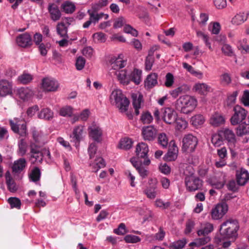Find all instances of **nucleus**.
<instances>
[{"label":"nucleus","instance_id":"09e8293b","mask_svg":"<svg viewBox=\"0 0 249 249\" xmlns=\"http://www.w3.org/2000/svg\"><path fill=\"white\" fill-rule=\"evenodd\" d=\"M32 79V75L26 73H23L22 74L19 76L18 78V82L23 84H27L30 83Z\"/></svg>","mask_w":249,"mask_h":249},{"label":"nucleus","instance_id":"c9c22d12","mask_svg":"<svg viewBox=\"0 0 249 249\" xmlns=\"http://www.w3.org/2000/svg\"><path fill=\"white\" fill-rule=\"evenodd\" d=\"M57 34L63 38H69L68 35V28L64 22L58 23L56 26Z\"/></svg>","mask_w":249,"mask_h":249},{"label":"nucleus","instance_id":"f257e3e1","mask_svg":"<svg viewBox=\"0 0 249 249\" xmlns=\"http://www.w3.org/2000/svg\"><path fill=\"white\" fill-rule=\"evenodd\" d=\"M239 224L237 220L230 219L220 225V233L223 239H235L238 236Z\"/></svg>","mask_w":249,"mask_h":249},{"label":"nucleus","instance_id":"9b49d317","mask_svg":"<svg viewBox=\"0 0 249 249\" xmlns=\"http://www.w3.org/2000/svg\"><path fill=\"white\" fill-rule=\"evenodd\" d=\"M88 13L89 16V20L85 22L83 25L84 28H88L91 23L95 24L98 22L99 20L104 18V14L103 13H98L96 11L91 10H88Z\"/></svg>","mask_w":249,"mask_h":249},{"label":"nucleus","instance_id":"8fccbe9b","mask_svg":"<svg viewBox=\"0 0 249 249\" xmlns=\"http://www.w3.org/2000/svg\"><path fill=\"white\" fill-rule=\"evenodd\" d=\"M27 151V144L25 140L21 139L18 143V154L20 156H24Z\"/></svg>","mask_w":249,"mask_h":249},{"label":"nucleus","instance_id":"ea45409f","mask_svg":"<svg viewBox=\"0 0 249 249\" xmlns=\"http://www.w3.org/2000/svg\"><path fill=\"white\" fill-rule=\"evenodd\" d=\"M153 52L152 50H150L149 52L148 55L146 57L145 61V70L146 71H150L152 69V67L154 63V57L153 56Z\"/></svg>","mask_w":249,"mask_h":249},{"label":"nucleus","instance_id":"5fc2aeb1","mask_svg":"<svg viewBox=\"0 0 249 249\" xmlns=\"http://www.w3.org/2000/svg\"><path fill=\"white\" fill-rule=\"evenodd\" d=\"M59 114L64 117L71 116L72 114V108L70 106L63 107L60 109Z\"/></svg>","mask_w":249,"mask_h":249},{"label":"nucleus","instance_id":"bb28decb","mask_svg":"<svg viewBox=\"0 0 249 249\" xmlns=\"http://www.w3.org/2000/svg\"><path fill=\"white\" fill-rule=\"evenodd\" d=\"M33 91L28 88H21L18 90V97L23 101H28L34 95Z\"/></svg>","mask_w":249,"mask_h":249},{"label":"nucleus","instance_id":"c03bdc74","mask_svg":"<svg viewBox=\"0 0 249 249\" xmlns=\"http://www.w3.org/2000/svg\"><path fill=\"white\" fill-rule=\"evenodd\" d=\"M210 238L209 236L204 235L203 237L196 239L194 242H191L190 246L195 245L196 246H200L208 243L210 241Z\"/></svg>","mask_w":249,"mask_h":249},{"label":"nucleus","instance_id":"a18cd8bd","mask_svg":"<svg viewBox=\"0 0 249 249\" xmlns=\"http://www.w3.org/2000/svg\"><path fill=\"white\" fill-rule=\"evenodd\" d=\"M236 134L238 136H242L249 134V125L248 124L244 123L239 125L237 128Z\"/></svg>","mask_w":249,"mask_h":249},{"label":"nucleus","instance_id":"6e6552de","mask_svg":"<svg viewBox=\"0 0 249 249\" xmlns=\"http://www.w3.org/2000/svg\"><path fill=\"white\" fill-rule=\"evenodd\" d=\"M185 183L188 191H195L202 187L203 181L198 177L191 176L185 178Z\"/></svg>","mask_w":249,"mask_h":249},{"label":"nucleus","instance_id":"4d7b16f0","mask_svg":"<svg viewBox=\"0 0 249 249\" xmlns=\"http://www.w3.org/2000/svg\"><path fill=\"white\" fill-rule=\"evenodd\" d=\"M224 239L222 237L221 238H217L215 239V242L217 244L221 245L224 249H227L231 245V242L229 240L224 241Z\"/></svg>","mask_w":249,"mask_h":249},{"label":"nucleus","instance_id":"e433bc0d","mask_svg":"<svg viewBox=\"0 0 249 249\" xmlns=\"http://www.w3.org/2000/svg\"><path fill=\"white\" fill-rule=\"evenodd\" d=\"M133 143V142L131 139L124 138L120 140L118 147L120 149L128 150L132 147Z\"/></svg>","mask_w":249,"mask_h":249},{"label":"nucleus","instance_id":"dca6fc26","mask_svg":"<svg viewBox=\"0 0 249 249\" xmlns=\"http://www.w3.org/2000/svg\"><path fill=\"white\" fill-rule=\"evenodd\" d=\"M132 105L135 109V114L138 115L140 114L139 109H141L143 103V96L141 93L132 94Z\"/></svg>","mask_w":249,"mask_h":249},{"label":"nucleus","instance_id":"473e14b6","mask_svg":"<svg viewBox=\"0 0 249 249\" xmlns=\"http://www.w3.org/2000/svg\"><path fill=\"white\" fill-rule=\"evenodd\" d=\"M190 90V88L186 85H183L170 91L171 95L176 98L179 94L185 93Z\"/></svg>","mask_w":249,"mask_h":249},{"label":"nucleus","instance_id":"f3484780","mask_svg":"<svg viewBox=\"0 0 249 249\" xmlns=\"http://www.w3.org/2000/svg\"><path fill=\"white\" fill-rule=\"evenodd\" d=\"M115 74L120 82L123 85H127L131 81L129 73L125 69L115 71Z\"/></svg>","mask_w":249,"mask_h":249},{"label":"nucleus","instance_id":"49530a36","mask_svg":"<svg viewBox=\"0 0 249 249\" xmlns=\"http://www.w3.org/2000/svg\"><path fill=\"white\" fill-rule=\"evenodd\" d=\"M41 175L40 170L38 167H35L29 174L30 179L36 182L39 180Z\"/></svg>","mask_w":249,"mask_h":249},{"label":"nucleus","instance_id":"6e6d98bb","mask_svg":"<svg viewBox=\"0 0 249 249\" xmlns=\"http://www.w3.org/2000/svg\"><path fill=\"white\" fill-rule=\"evenodd\" d=\"M139 213L141 215H143L144 220H148L149 218H151L152 216V212L147 210L146 208H141L139 209Z\"/></svg>","mask_w":249,"mask_h":249},{"label":"nucleus","instance_id":"338daca9","mask_svg":"<svg viewBox=\"0 0 249 249\" xmlns=\"http://www.w3.org/2000/svg\"><path fill=\"white\" fill-rule=\"evenodd\" d=\"M165 235V232L161 227H160L159 231L155 234L154 238L156 240L162 241L164 238Z\"/></svg>","mask_w":249,"mask_h":249},{"label":"nucleus","instance_id":"f8f14e48","mask_svg":"<svg viewBox=\"0 0 249 249\" xmlns=\"http://www.w3.org/2000/svg\"><path fill=\"white\" fill-rule=\"evenodd\" d=\"M48 11L51 19L55 22L60 20L62 13L58 6L54 3H49L48 5Z\"/></svg>","mask_w":249,"mask_h":249},{"label":"nucleus","instance_id":"5701e85b","mask_svg":"<svg viewBox=\"0 0 249 249\" xmlns=\"http://www.w3.org/2000/svg\"><path fill=\"white\" fill-rule=\"evenodd\" d=\"M195 91L202 95H206L208 92L212 91L211 87L204 83H196L193 88Z\"/></svg>","mask_w":249,"mask_h":249},{"label":"nucleus","instance_id":"a211bd4d","mask_svg":"<svg viewBox=\"0 0 249 249\" xmlns=\"http://www.w3.org/2000/svg\"><path fill=\"white\" fill-rule=\"evenodd\" d=\"M178 148L174 141L170 142V147L164 156L166 160L171 161L175 160L178 157Z\"/></svg>","mask_w":249,"mask_h":249},{"label":"nucleus","instance_id":"72a5a7b5","mask_svg":"<svg viewBox=\"0 0 249 249\" xmlns=\"http://www.w3.org/2000/svg\"><path fill=\"white\" fill-rule=\"evenodd\" d=\"M61 8L63 11L66 14H72L75 10V5L71 1H66L61 4Z\"/></svg>","mask_w":249,"mask_h":249},{"label":"nucleus","instance_id":"9d476101","mask_svg":"<svg viewBox=\"0 0 249 249\" xmlns=\"http://www.w3.org/2000/svg\"><path fill=\"white\" fill-rule=\"evenodd\" d=\"M178 117L176 111L171 107H165L162 113V119L167 124H173L175 123Z\"/></svg>","mask_w":249,"mask_h":249},{"label":"nucleus","instance_id":"69168bd1","mask_svg":"<svg viewBox=\"0 0 249 249\" xmlns=\"http://www.w3.org/2000/svg\"><path fill=\"white\" fill-rule=\"evenodd\" d=\"M97 151V146L94 143H91L88 148V153L90 159L94 157Z\"/></svg>","mask_w":249,"mask_h":249},{"label":"nucleus","instance_id":"20e7f679","mask_svg":"<svg viewBox=\"0 0 249 249\" xmlns=\"http://www.w3.org/2000/svg\"><path fill=\"white\" fill-rule=\"evenodd\" d=\"M182 150L184 152H193L197 145V138L191 134L185 135L182 139Z\"/></svg>","mask_w":249,"mask_h":249},{"label":"nucleus","instance_id":"bf43d9fd","mask_svg":"<svg viewBox=\"0 0 249 249\" xmlns=\"http://www.w3.org/2000/svg\"><path fill=\"white\" fill-rule=\"evenodd\" d=\"M174 82V78L173 75L171 73H167L165 76V86L167 88H170L173 85Z\"/></svg>","mask_w":249,"mask_h":249},{"label":"nucleus","instance_id":"a19ab883","mask_svg":"<svg viewBox=\"0 0 249 249\" xmlns=\"http://www.w3.org/2000/svg\"><path fill=\"white\" fill-rule=\"evenodd\" d=\"M90 165L92 166L93 171L97 172L100 169L105 167L106 162L103 158L99 157L95 160L94 163L90 164Z\"/></svg>","mask_w":249,"mask_h":249},{"label":"nucleus","instance_id":"2f4dec72","mask_svg":"<svg viewBox=\"0 0 249 249\" xmlns=\"http://www.w3.org/2000/svg\"><path fill=\"white\" fill-rule=\"evenodd\" d=\"M6 182L8 190L11 192H15L18 190V186L15 181L12 178L9 171H7L5 174Z\"/></svg>","mask_w":249,"mask_h":249},{"label":"nucleus","instance_id":"774afa93","mask_svg":"<svg viewBox=\"0 0 249 249\" xmlns=\"http://www.w3.org/2000/svg\"><path fill=\"white\" fill-rule=\"evenodd\" d=\"M93 37L99 42H105L106 40L105 34L101 32L94 34L93 35Z\"/></svg>","mask_w":249,"mask_h":249},{"label":"nucleus","instance_id":"39448f33","mask_svg":"<svg viewBox=\"0 0 249 249\" xmlns=\"http://www.w3.org/2000/svg\"><path fill=\"white\" fill-rule=\"evenodd\" d=\"M233 114L230 119L232 125H236L240 124L247 117L248 111L239 105H236L233 109Z\"/></svg>","mask_w":249,"mask_h":249},{"label":"nucleus","instance_id":"f03ea898","mask_svg":"<svg viewBox=\"0 0 249 249\" xmlns=\"http://www.w3.org/2000/svg\"><path fill=\"white\" fill-rule=\"evenodd\" d=\"M196 106V99L189 95L180 96L176 103L177 109L184 114H188L192 112Z\"/></svg>","mask_w":249,"mask_h":249},{"label":"nucleus","instance_id":"7c9ffc66","mask_svg":"<svg viewBox=\"0 0 249 249\" xmlns=\"http://www.w3.org/2000/svg\"><path fill=\"white\" fill-rule=\"evenodd\" d=\"M158 74L152 73L147 75L144 81V86L147 89H151L158 84Z\"/></svg>","mask_w":249,"mask_h":249},{"label":"nucleus","instance_id":"de8ad7c7","mask_svg":"<svg viewBox=\"0 0 249 249\" xmlns=\"http://www.w3.org/2000/svg\"><path fill=\"white\" fill-rule=\"evenodd\" d=\"M158 143L163 148H166L168 144V139L164 133H161L158 136Z\"/></svg>","mask_w":249,"mask_h":249},{"label":"nucleus","instance_id":"864d4df0","mask_svg":"<svg viewBox=\"0 0 249 249\" xmlns=\"http://www.w3.org/2000/svg\"><path fill=\"white\" fill-rule=\"evenodd\" d=\"M176 123L177 129L178 130L185 129L188 125L187 122L181 118H177Z\"/></svg>","mask_w":249,"mask_h":249},{"label":"nucleus","instance_id":"c85d7f7f","mask_svg":"<svg viewBox=\"0 0 249 249\" xmlns=\"http://www.w3.org/2000/svg\"><path fill=\"white\" fill-rule=\"evenodd\" d=\"M111 68L116 71L120 70L126 65V61L123 60L120 57H112L110 60Z\"/></svg>","mask_w":249,"mask_h":249},{"label":"nucleus","instance_id":"b1692460","mask_svg":"<svg viewBox=\"0 0 249 249\" xmlns=\"http://www.w3.org/2000/svg\"><path fill=\"white\" fill-rule=\"evenodd\" d=\"M225 121V118L223 115L217 112L212 114L209 120L210 124L214 127H217L224 124Z\"/></svg>","mask_w":249,"mask_h":249},{"label":"nucleus","instance_id":"a878e982","mask_svg":"<svg viewBox=\"0 0 249 249\" xmlns=\"http://www.w3.org/2000/svg\"><path fill=\"white\" fill-rule=\"evenodd\" d=\"M89 136L95 141L99 142L102 135L101 129L96 125H93L89 128Z\"/></svg>","mask_w":249,"mask_h":249},{"label":"nucleus","instance_id":"052dcab7","mask_svg":"<svg viewBox=\"0 0 249 249\" xmlns=\"http://www.w3.org/2000/svg\"><path fill=\"white\" fill-rule=\"evenodd\" d=\"M222 53L226 55L231 56L233 55V51L231 47L229 44H224L221 48Z\"/></svg>","mask_w":249,"mask_h":249},{"label":"nucleus","instance_id":"423d86ee","mask_svg":"<svg viewBox=\"0 0 249 249\" xmlns=\"http://www.w3.org/2000/svg\"><path fill=\"white\" fill-rule=\"evenodd\" d=\"M148 152L149 147L146 143L141 142L136 145L135 150L136 156L139 159L144 160L142 163L144 165H149L151 162L150 159L148 158Z\"/></svg>","mask_w":249,"mask_h":249},{"label":"nucleus","instance_id":"393cba45","mask_svg":"<svg viewBox=\"0 0 249 249\" xmlns=\"http://www.w3.org/2000/svg\"><path fill=\"white\" fill-rule=\"evenodd\" d=\"M237 182L239 185H244L249 179V174L245 169L241 168L236 173Z\"/></svg>","mask_w":249,"mask_h":249},{"label":"nucleus","instance_id":"4468645a","mask_svg":"<svg viewBox=\"0 0 249 249\" xmlns=\"http://www.w3.org/2000/svg\"><path fill=\"white\" fill-rule=\"evenodd\" d=\"M157 130L152 125L144 126L142 129V135L145 141H152L156 136Z\"/></svg>","mask_w":249,"mask_h":249},{"label":"nucleus","instance_id":"37998d69","mask_svg":"<svg viewBox=\"0 0 249 249\" xmlns=\"http://www.w3.org/2000/svg\"><path fill=\"white\" fill-rule=\"evenodd\" d=\"M130 77L131 81L137 85L139 84L142 81V71L137 69H134L131 73Z\"/></svg>","mask_w":249,"mask_h":249},{"label":"nucleus","instance_id":"6ab92c4d","mask_svg":"<svg viewBox=\"0 0 249 249\" xmlns=\"http://www.w3.org/2000/svg\"><path fill=\"white\" fill-rule=\"evenodd\" d=\"M84 126L82 125L75 127L72 131V135L70 137L75 143L79 142L83 139L85 133L84 132Z\"/></svg>","mask_w":249,"mask_h":249},{"label":"nucleus","instance_id":"680f3d73","mask_svg":"<svg viewBox=\"0 0 249 249\" xmlns=\"http://www.w3.org/2000/svg\"><path fill=\"white\" fill-rule=\"evenodd\" d=\"M85 63H86L85 59L82 56H79L77 58L76 63H75V66H76V69L78 71L82 70L85 66Z\"/></svg>","mask_w":249,"mask_h":249},{"label":"nucleus","instance_id":"4be33fe9","mask_svg":"<svg viewBox=\"0 0 249 249\" xmlns=\"http://www.w3.org/2000/svg\"><path fill=\"white\" fill-rule=\"evenodd\" d=\"M249 16V11L240 12L237 14L231 19V22L235 25H240L247 20Z\"/></svg>","mask_w":249,"mask_h":249},{"label":"nucleus","instance_id":"f704fd0d","mask_svg":"<svg viewBox=\"0 0 249 249\" xmlns=\"http://www.w3.org/2000/svg\"><path fill=\"white\" fill-rule=\"evenodd\" d=\"M40 119L50 120L53 117V112L49 108L42 109L38 115Z\"/></svg>","mask_w":249,"mask_h":249},{"label":"nucleus","instance_id":"412c9836","mask_svg":"<svg viewBox=\"0 0 249 249\" xmlns=\"http://www.w3.org/2000/svg\"><path fill=\"white\" fill-rule=\"evenodd\" d=\"M221 135L231 144L234 145L236 142L235 135L233 131L229 128H223L220 130Z\"/></svg>","mask_w":249,"mask_h":249},{"label":"nucleus","instance_id":"4c0bfd02","mask_svg":"<svg viewBox=\"0 0 249 249\" xmlns=\"http://www.w3.org/2000/svg\"><path fill=\"white\" fill-rule=\"evenodd\" d=\"M205 121L204 116L201 114H197L191 118V122L192 125L198 127L202 125Z\"/></svg>","mask_w":249,"mask_h":249},{"label":"nucleus","instance_id":"e2e57ef3","mask_svg":"<svg viewBox=\"0 0 249 249\" xmlns=\"http://www.w3.org/2000/svg\"><path fill=\"white\" fill-rule=\"evenodd\" d=\"M124 31L125 33L130 34L134 36H137L138 35V31L129 25L125 26L124 28Z\"/></svg>","mask_w":249,"mask_h":249},{"label":"nucleus","instance_id":"c756f323","mask_svg":"<svg viewBox=\"0 0 249 249\" xmlns=\"http://www.w3.org/2000/svg\"><path fill=\"white\" fill-rule=\"evenodd\" d=\"M27 165V162L24 158H20L14 161L12 166L13 172L16 173H20L25 168Z\"/></svg>","mask_w":249,"mask_h":249},{"label":"nucleus","instance_id":"ddd939ff","mask_svg":"<svg viewBox=\"0 0 249 249\" xmlns=\"http://www.w3.org/2000/svg\"><path fill=\"white\" fill-rule=\"evenodd\" d=\"M17 44L22 48L30 47L32 45L31 36L28 33H25L18 36L16 38Z\"/></svg>","mask_w":249,"mask_h":249},{"label":"nucleus","instance_id":"1a4fd4ad","mask_svg":"<svg viewBox=\"0 0 249 249\" xmlns=\"http://www.w3.org/2000/svg\"><path fill=\"white\" fill-rule=\"evenodd\" d=\"M227 203H217L211 211V216L213 219L218 220L223 217L228 211Z\"/></svg>","mask_w":249,"mask_h":249},{"label":"nucleus","instance_id":"aec40b11","mask_svg":"<svg viewBox=\"0 0 249 249\" xmlns=\"http://www.w3.org/2000/svg\"><path fill=\"white\" fill-rule=\"evenodd\" d=\"M12 93V86L11 83L5 80L0 81V96L5 97Z\"/></svg>","mask_w":249,"mask_h":249},{"label":"nucleus","instance_id":"603ef678","mask_svg":"<svg viewBox=\"0 0 249 249\" xmlns=\"http://www.w3.org/2000/svg\"><path fill=\"white\" fill-rule=\"evenodd\" d=\"M141 120L143 124H149L153 121V117L151 113L146 111L142 113L141 117Z\"/></svg>","mask_w":249,"mask_h":249},{"label":"nucleus","instance_id":"13d9d810","mask_svg":"<svg viewBox=\"0 0 249 249\" xmlns=\"http://www.w3.org/2000/svg\"><path fill=\"white\" fill-rule=\"evenodd\" d=\"M126 243H136L141 241V238L134 235L129 234L124 237V238Z\"/></svg>","mask_w":249,"mask_h":249},{"label":"nucleus","instance_id":"79ce46f5","mask_svg":"<svg viewBox=\"0 0 249 249\" xmlns=\"http://www.w3.org/2000/svg\"><path fill=\"white\" fill-rule=\"evenodd\" d=\"M213 230V225L210 223H206L204 224V227L202 229L198 230L197 231V234L199 236L201 235H206L211 232H212Z\"/></svg>","mask_w":249,"mask_h":249},{"label":"nucleus","instance_id":"cd10ccee","mask_svg":"<svg viewBox=\"0 0 249 249\" xmlns=\"http://www.w3.org/2000/svg\"><path fill=\"white\" fill-rule=\"evenodd\" d=\"M130 161L139 172L140 176L142 178H145L148 174V171L144 168L142 164H139L138 161L136 160V158L133 157L130 159Z\"/></svg>","mask_w":249,"mask_h":249},{"label":"nucleus","instance_id":"0e129e2a","mask_svg":"<svg viewBox=\"0 0 249 249\" xmlns=\"http://www.w3.org/2000/svg\"><path fill=\"white\" fill-rule=\"evenodd\" d=\"M209 19L208 15L205 13H201L200 15L199 18L197 20L199 24L201 27L204 26L206 25V22Z\"/></svg>","mask_w":249,"mask_h":249},{"label":"nucleus","instance_id":"0eeeda50","mask_svg":"<svg viewBox=\"0 0 249 249\" xmlns=\"http://www.w3.org/2000/svg\"><path fill=\"white\" fill-rule=\"evenodd\" d=\"M9 123L11 129L21 137H25L27 135L26 123L24 120L15 119L10 120Z\"/></svg>","mask_w":249,"mask_h":249},{"label":"nucleus","instance_id":"58836bf2","mask_svg":"<svg viewBox=\"0 0 249 249\" xmlns=\"http://www.w3.org/2000/svg\"><path fill=\"white\" fill-rule=\"evenodd\" d=\"M211 141L215 147H219L223 144V137L221 135L220 131H218V133L214 134L212 136Z\"/></svg>","mask_w":249,"mask_h":249},{"label":"nucleus","instance_id":"2eb2a0df","mask_svg":"<svg viewBox=\"0 0 249 249\" xmlns=\"http://www.w3.org/2000/svg\"><path fill=\"white\" fill-rule=\"evenodd\" d=\"M59 84L55 80L49 78H44L42 80V87L47 91H54L57 90Z\"/></svg>","mask_w":249,"mask_h":249},{"label":"nucleus","instance_id":"3c124183","mask_svg":"<svg viewBox=\"0 0 249 249\" xmlns=\"http://www.w3.org/2000/svg\"><path fill=\"white\" fill-rule=\"evenodd\" d=\"M186 241L185 239L175 241L170 245V248L173 249H182L185 244Z\"/></svg>","mask_w":249,"mask_h":249},{"label":"nucleus","instance_id":"7ed1b4c3","mask_svg":"<svg viewBox=\"0 0 249 249\" xmlns=\"http://www.w3.org/2000/svg\"><path fill=\"white\" fill-rule=\"evenodd\" d=\"M110 100L112 104L115 105L121 112H125L129 105V101L122 93L121 90H114L110 96Z\"/></svg>","mask_w":249,"mask_h":249}]
</instances>
